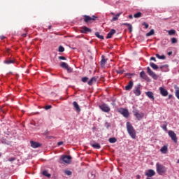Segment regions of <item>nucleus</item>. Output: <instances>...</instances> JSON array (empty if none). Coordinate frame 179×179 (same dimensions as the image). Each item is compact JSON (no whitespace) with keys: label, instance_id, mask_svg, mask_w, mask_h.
I'll return each mask as SVG.
<instances>
[{"label":"nucleus","instance_id":"f257e3e1","mask_svg":"<svg viewBox=\"0 0 179 179\" xmlns=\"http://www.w3.org/2000/svg\"><path fill=\"white\" fill-rule=\"evenodd\" d=\"M126 128L129 136H131L132 139H136V130H135V128H134L131 122H127L126 123Z\"/></svg>","mask_w":179,"mask_h":179},{"label":"nucleus","instance_id":"f03ea898","mask_svg":"<svg viewBox=\"0 0 179 179\" xmlns=\"http://www.w3.org/2000/svg\"><path fill=\"white\" fill-rule=\"evenodd\" d=\"M156 169H157V173H158L159 175H162L166 173V171H167V168H166V166L159 163L156 164Z\"/></svg>","mask_w":179,"mask_h":179},{"label":"nucleus","instance_id":"7ed1b4c3","mask_svg":"<svg viewBox=\"0 0 179 179\" xmlns=\"http://www.w3.org/2000/svg\"><path fill=\"white\" fill-rule=\"evenodd\" d=\"M84 17V22L85 23H92V22H94V20H96V19H98V17L96 15H92V17H90V15H83Z\"/></svg>","mask_w":179,"mask_h":179},{"label":"nucleus","instance_id":"20e7f679","mask_svg":"<svg viewBox=\"0 0 179 179\" xmlns=\"http://www.w3.org/2000/svg\"><path fill=\"white\" fill-rule=\"evenodd\" d=\"M117 111H118V113H120V114L123 115V117H124V118H128V117H129V111H128V110L126 108H120L117 109Z\"/></svg>","mask_w":179,"mask_h":179},{"label":"nucleus","instance_id":"39448f33","mask_svg":"<svg viewBox=\"0 0 179 179\" xmlns=\"http://www.w3.org/2000/svg\"><path fill=\"white\" fill-rule=\"evenodd\" d=\"M169 136L171 137V141L174 142V143H177L178 139H177V134L173 131V130H169L168 132Z\"/></svg>","mask_w":179,"mask_h":179},{"label":"nucleus","instance_id":"423d86ee","mask_svg":"<svg viewBox=\"0 0 179 179\" xmlns=\"http://www.w3.org/2000/svg\"><path fill=\"white\" fill-rule=\"evenodd\" d=\"M60 66L61 68H63V69H66L67 72L69 73H71V72H73V69H72V68H71L68 64L65 63V62H62L60 64Z\"/></svg>","mask_w":179,"mask_h":179},{"label":"nucleus","instance_id":"0eeeda50","mask_svg":"<svg viewBox=\"0 0 179 179\" xmlns=\"http://www.w3.org/2000/svg\"><path fill=\"white\" fill-rule=\"evenodd\" d=\"M60 66L61 68H63V69H66L67 72L69 73H71V72H73V69H72V68H71L68 64L65 63V62H62L60 64Z\"/></svg>","mask_w":179,"mask_h":179},{"label":"nucleus","instance_id":"6e6552de","mask_svg":"<svg viewBox=\"0 0 179 179\" xmlns=\"http://www.w3.org/2000/svg\"><path fill=\"white\" fill-rule=\"evenodd\" d=\"M99 108L103 111V113H108L109 111H111V108H110V106L106 103H103L99 106Z\"/></svg>","mask_w":179,"mask_h":179},{"label":"nucleus","instance_id":"1a4fd4ad","mask_svg":"<svg viewBox=\"0 0 179 179\" xmlns=\"http://www.w3.org/2000/svg\"><path fill=\"white\" fill-rule=\"evenodd\" d=\"M133 113L138 121H141V120H142V118H143V117H145V113H139V112H138V110H134Z\"/></svg>","mask_w":179,"mask_h":179},{"label":"nucleus","instance_id":"9d476101","mask_svg":"<svg viewBox=\"0 0 179 179\" xmlns=\"http://www.w3.org/2000/svg\"><path fill=\"white\" fill-rule=\"evenodd\" d=\"M147 73L150 76H151V78H152V79H155V80H157V75H156V73L153 72V71H152L150 67L147 68Z\"/></svg>","mask_w":179,"mask_h":179},{"label":"nucleus","instance_id":"9b49d317","mask_svg":"<svg viewBox=\"0 0 179 179\" xmlns=\"http://www.w3.org/2000/svg\"><path fill=\"white\" fill-rule=\"evenodd\" d=\"M61 159L64 163H66L67 164H69V163H71V160L72 159V157H71L69 155H63V156L61 157Z\"/></svg>","mask_w":179,"mask_h":179},{"label":"nucleus","instance_id":"f8f14e48","mask_svg":"<svg viewBox=\"0 0 179 179\" xmlns=\"http://www.w3.org/2000/svg\"><path fill=\"white\" fill-rule=\"evenodd\" d=\"M133 92L134 93L135 96H141V85H138L134 87V90H133Z\"/></svg>","mask_w":179,"mask_h":179},{"label":"nucleus","instance_id":"ddd939ff","mask_svg":"<svg viewBox=\"0 0 179 179\" xmlns=\"http://www.w3.org/2000/svg\"><path fill=\"white\" fill-rule=\"evenodd\" d=\"M80 33H83L84 34H87V33H92V29L90 28H87V27H83L80 30Z\"/></svg>","mask_w":179,"mask_h":179},{"label":"nucleus","instance_id":"4468645a","mask_svg":"<svg viewBox=\"0 0 179 179\" xmlns=\"http://www.w3.org/2000/svg\"><path fill=\"white\" fill-rule=\"evenodd\" d=\"M159 92L160 94H162V96H163L164 97H166V96H169V92L163 87H159Z\"/></svg>","mask_w":179,"mask_h":179},{"label":"nucleus","instance_id":"2eb2a0df","mask_svg":"<svg viewBox=\"0 0 179 179\" xmlns=\"http://www.w3.org/2000/svg\"><path fill=\"white\" fill-rule=\"evenodd\" d=\"M99 79L98 76H94L93 78H92L87 83V84L89 85V86H92V85H93V83H96V82H97V80Z\"/></svg>","mask_w":179,"mask_h":179},{"label":"nucleus","instance_id":"dca6fc26","mask_svg":"<svg viewBox=\"0 0 179 179\" xmlns=\"http://www.w3.org/2000/svg\"><path fill=\"white\" fill-rule=\"evenodd\" d=\"M145 94L148 99H150L151 100H152V101H155V94H153V92L148 91L145 92Z\"/></svg>","mask_w":179,"mask_h":179},{"label":"nucleus","instance_id":"f3484780","mask_svg":"<svg viewBox=\"0 0 179 179\" xmlns=\"http://www.w3.org/2000/svg\"><path fill=\"white\" fill-rule=\"evenodd\" d=\"M73 106L77 113H80L81 111L80 106H79V104H78V102L73 101Z\"/></svg>","mask_w":179,"mask_h":179},{"label":"nucleus","instance_id":"a211bd4d","mask_svg":"<svg viewBox=\"0 0 179 179\" xmlns=\"http://www.w3.org/2000/svg\"><path fill=\"white\" fill-rule=\"evenodd\" d=\"M30 143H31V148H33L34 149H37V148H40V146H41V144H40L38 142L30 141Z\"/></svg>","mask_w":179,"mask_h":179},{"label":"nucleus","instance_id":"6ab92c4d","mask_svg":"<svg viewBox=\"0 0 179 179\" xmlns=\"http://www.w3.org/2000/svg\"><path fill=\"white\" fill-rule=\"evenodd\" d=\"M156 174V172L153 171V169H149L146 173L145 176L148 177H153Z\"/></svg>","mask_w":179,"mask_h":179},{"label":"nucleus","instance_id":"aec40b11","mask_svg":"<svg viewBox=\"0 0 179 179\" xmlns=\"http://www.w3.org/2000/svg\"><path fill=\"white\" fill-rule=\"evenodd\" d=\"M134 87V81L130 80L129 84L125 86V90H131Z\"/></svg>","mask_w":179,"mask_h":179},{"label":"nucleus","instance_id":"412c9836","mask_svg":"<svg viewBox=\"0 0 179 179\" xmlns=\"http://www.w3.org/2000/svg\"><path fill=\"white\" fill-rule=\"evenodd\" d=\"M115 33H116L115 29H111L107 34L106 38H111V37H113V36H114Z\"/></svg>","mask_w":179,"mask_h":179},{"label":"nucleus","instance_id":"4be33fe9","mask_svg":"<svg viewBox=\"0 0 179 179\" xmlns=\"http://www.w3.org/2000/svg\"><path fill=\"white\" fill-rule=\"evenodd\" d=\"M140 78L145 79V80H148V79H149V77H148V75H146V73L143 71L140 73Z\"/></svg>","mask_w":179,"mask_h":179},{"label":"nucleus","instance_id":"5701e85b","mask_svg":"<svg viewBox=\"0 0 179 179\" xmlns=\"http://www.w3.org/2000/svg\"><path fill=\"white\" fill-rule=\"evenodd\" d=\"M108 59H105L104 55L101 56V66L103 67L106 66V63L107 62Z\"/></svg>","mask_w":179,"mask_h":179},{"label":"nucleus","instance_id":"b1692460","mask_svg":"<svg viewBox=\"0 0 179 179\" xmlns=\"http://www.w3.org/2000/svg\"><path fill=\"white\" fill-rule=\"evenodd\" d=\"M122 15V13H119L117 15H115L110 20V22H117L118 20V17Z\"/></svg>","mask_w":179,"mask_h":179},{"label":"nucleus","instance_id":"393cba45","mask_svg":"<svg viewBox=\"0 0 179 179\" xmlns=\"http://www.w3.org/2000/svg\"><path fill=\"white\" fill-rule=\"evenodd\" d=\"M150 66H151L152 69H155V71H157V69H159V66L153 62L150 63Z\"/></svg>","mask_w":179,"mask_h":179},{"label":"nucleus","instance_id":"a878e982","mask_svg":"<svg viewBox=\"0 0 179 179\" xmlns=\"http://www.w3.org/2000/svg\"><path fill=\"white\" fill-rule=\"evenodd\" d=\"M91 146L94 148V149H101V146L99 143H95L94 144H91Z\"/></svg>","mask_w":179,"mask_h":179},{"label":"nucleus","instance_id":"bb28decb","mask_svg":"<svg viewBox=\"0 0 179 179\" xmlns=\"http://www.w3.org/2000/svg\"><path fill=\"white\" fill-rule=\"evenodd\" d=\"M167 150H168L167 145H164L161 148L160 152H162V153H164V155H166V153H167Z\"/></svg>","mask_w":179,"mask_h":179},{"label":"nucleus","instance_id":"cd10ccee","mask_svg":"<svg viewBox=\"0 0 179 179\" xmlns=\"http://www.w3.org/2000/svg\"><path fill=\"white\" fill-rule=\"evenodd\" d=\"M124 26H128V29L129 30V33H132V25L131 24L128 23H123L122 24Z\"/></svg>","mask_w":179,"mask_h":179},{"label":"nucleus","instance_id":"c85d7f7f","mask_svg":"<svg viewBox=\"0 0 179 179\" xmlns=\"http://www.w3.org/2000/svg\"><path fill=\"white\" fill-rule=\"evenodd\" d=\"M95 36L96 37H97L98 38H100L101 40H104V36L103 35H100L99 32H96Z\"/></svg>","mask_w":179,"mask_h":179},{"label":"nucleus","instance_id":"c756f323","mask_svg":"<svg viewBox=\"0 0 179 179\" xmlns=\"http://www.w3.org/2000/svg\"><path fill=\"white\" fill-rule=\"evenodd\" d=\"M108 142H110V143H115V142H117V138L115 137L110 138Z\"/></svg>","mask_w":179,"mask_h":179},{"label":"nucleus","instance_id":"7c9ffc66","mask_svg":"<svg viewBox=\"0 0 179 179\" xmlns=\"http://www.w3.org/2000/svg\"><path fill=\"white\" fill-rule=\"evenodd\" d=\"M155 34V29H151L148 33L146 34L147 37H150V36H153Z\"/></svg>","mask_w":179,"mask_h":179},{"label":"nucleus","instance_id":"2f4dec72","mask_svg":"<svg viewBox=\"0 0 179 179\" xmlns=\"http://www.w3.org/2000/svg\"><path fill=\"white\" fill-rule=\"evenodd\" d=\"M155 55L158 59H166V56L164 55L160 56V55L156 54Z\"/></svg>","mask_w":179,"mask_h":179},{"label":"nucleus","instance_id":"473e14b6","mask_svg":"<svg viewBox=\"0 0 179 179\" xmlns=\"http://www.w3.org/2000/svg\"><path fill=\"white\" fill-rule=\"evenodd\" d=\"M43 175L45 176V177H48V178H50V177H51V174L48 173V171H43Z\"/></svg>","mask_w":179,"mask_h":179},{"label":"nucleus","instance_id":"72a5a7b5","mask_svg":"<svg viewBox=\"0 0 179 179\" xmlns=\"http://www.w3.org/2000/svg\"><path fill=\"white\" fill-rule=\"evenodd\" d=\"M142 16V13L138 12L136 14L134 15V17L136 19H138V17H141Z\"/></svg>","mask_w":179,"mask_h":179},{"label":"nucleus","instance_id":"f704fd0d","mask_svg":"<svg viewBox=\"0 0 179 179\" xmlns=\"http://www.w3.org/2000/svg\"><path fill=\"white\" fill-rule=\"evenodd\" d=\"M4 64H7V65H9L10 64H15V61L14 60H5L4 61Z\"/></svg>","mask_w":179,"mask_h":179},{"label":"nucleus","instance_id":"c9c22d12","mask_svg":"<svg viewBox=\"0 0 179 179\" xmlns=\"http://www.w3.org/2000/svg\"><path fill=\"white\" fill-rule=\"evenodd\" d=\"M168 33H169V36H173V35L176 34V30H174V29H171V30H169V31H168Z\"/></svg>","mask_w":179,"mask_h":179},{"label":"nucleus","instance_id":"e433bc0d","mask_svg":"<svg viewBox=\"0 0 179 179\" xmlns=\"http://www.w3.org/2000/svg\"><path fill=\"white\" fill-rule=\"evenodd\" d=\"M162 128V129H164V131H167V123L166 122H164Z\"/></svg>","mask_w":179,"mask_h":179},{"label":"nucleus","instance_id":"4c0bfd02","mask_svg":"<svg viewBox=\"0 0 179 179\" xmlns=\"http://www.w3.org/2000/svg\"><path fill=\"white\" fill-rule=\"evenodd\" d=\"M64 51H65V48L60 45L59 47V52H64Z\"/></svg>","mask_w":179,"mask_h":179},{"label":"nucleus","instance_id":"58836bf2","mask_svg":"<svg viewBox=\"0 0 179 179\" xmlns=\"http://www.w3.org/2000/svg\"><path fill=\"white\" fill-rule=\"evenodd\" d=\"M87 80H89V78H87V77H83L82 78V82H83V83H86V82H87Z\"/></svg>","mask_w":179,"mask_h":179},{"label":"nucleus","instance_id":"ea45409f","mask_svg":"<svg viewBox=\"0 0 179 179\" xmlns=\"http://www.w3.org/2000/svg\"><path fill=\"white\" fill-rule=\"evenodd\" d=\"M171 41L172 44H176V43H177V38H172L171 39Z\"/></svg>","mask_w":179,"mask_h":179},{"label":"nucleus","instance_id":"a19ab883","mask_svg":"<svg viewBox=\"0 0 179 179\" xmlns=\"http://www.w3.org/2000/svg\"><path fill=\"white\" fill-rule=\"evenodd\" d=\"M64 173L66 176H72V171H65Z\"/></svg>","mask_w":179,"mask_h":179},{"label":"nucleus","instance_id":"79ce46f5","mask_svg":"<svg viewBox=\"0 0 179 179\" xmlns=\"http://www.w3.org/2000/svg\"><path fill=\"white\" fill-rule=\"evenodd\" d=\"M124 72H125V71H124V70L117 71V73H118L119 75H122V73H124Z\"/></svg>","mask_w":179,"mask_h":179},{"label":"nucleus","instance_id":"37998d69","mask_svg":"<svg viewBox=\"0 0 179 179\" xmlns=\"http://www.w3.org/2000/svg\"><path fill=\"white\" fill-rule=\"evenodd\" d=\"M143 26H145V29H149V24L146 22H143Z\"/></svg>","mask_w":179,"mask_h":179},{"label":"nucleus","instance_id":"c03bdc74","mask_svg":"<svg viewBox=\"0 0 179 179\" xmlns=\"http://www.w3.org/2000/svg\"><path fill=\"white\" fill-rule=\"evenodd\" d=\"M59 59H62V61H66V57H64V56H59L58 57Z\"/></svg>","mask_w":179,"mask_h":179},{"label":"nucleus","instance_id":"a18cd8bd","mask_svg":"<svg viewBox=\"0 0 179 179\" xmlns=\"http://www.w3.org/2000/svg\"><path fill=\"white\" fill-rule=\"evenodd\" d=\"M50 108H52L51 105H48L45 107V110H50Z\"/></svg>","mask_w":179,"mask_h":179},{"label":"nucleus","instance_id":"49530a36","mask_svg":"<svg viewBox=\"0 0 179 179\" xmlns=\"http://www.w3.org/2000/svg\"><path fill=\"white\" fill-rule=\"evenodd\" d=\"M16 160V157H11L8 159V162H15Z\"/></svg>","mask_w":179,"mask_h":179},{"label":"nucleus","instance_id":"de8ad7c7","mask_svg":"<svg viewBox=\"0 0 179 179\" xmlns=\"http://www.w3.org/2000/svg\"><path fill=\"white\" fill-rule=\"evenodd\" d=\"M150 61H155V62H156V57H150Z\"/></svg>","mask_w":179,"mask_h":179},{"label":"nucleus","instance_id":"09e8293b","mask_svg":"<svg viewBox=\"0 0 179 179\" xmlns=\"http://www.w3.org/2000/svg\"><path fill=\"white\" fill-rule=\"evenodd\" d=\"M63 143H64V142L60 141V142L57 143V145H58V146H61V145H63Z\"/></svg>","mask_w":179,"mask_h":179},{"label":"nucleus","instance_id":"8fccbe9b","mask_svg":"<svg viewBox=\"0 0 179 179\" xmlns=\"http://www.w3.org/2000/svg\"><path fill=\"white\" fill-rule=\"evenodd\" d=\"M6 37L4 36H1L0 39L1 40H5Z\"/></svg>","mask_w":179,"mask_h":179},{"label":"nucleus","instance_id":"3c124183","mask_svg":"<svg viewBox=\"0 0 179 179\" xmlns=\"http://www.w3.org/2000/svg\"><path fill=\"white\" fill-rule=\"evenodd\" d=\"M165 67H166V66H160L161 71H163V69L165 68Z\"/></svg>","mask_w":179,"mask_h":179},{"label":"nucleus","instance_id":"603ef678","mask_svg":"<svg viewBox=\"0 0 179 179\" xmlns=\"http://www.w3.org/2000/svg\"><path fill=\"white\" fill-rule=\"evenodd\" d=\"M27 36V34H22V37H26Z\"/></svg>","mask_w":179,"mask_h":179},{"label":"nucleus","instance_id":"864d4df0","mask_svg":"<svg viewBox=\"0 0 179 179\" xmlns=\"http://www.w3.org/2000/svg\"><path fill=\"white\" fill-rule=\"evenodd\" d=\"M129 19H134V17L132 16V15H129Z\"/></svg>","mask_w":179,"mask_h":179},{"label":"nucleus","instance_id":"5fc2aeb1","mask_svg":"<svg viewBox=\"0 0 179 179\" xmlns=\"http://www.w3.org/2000/svg\"><path fill=\"white\" fill-rule=\"evenodd\" d=\"M171 97H173V95H171V94H169V97H168V99H171Z\"/></svg>","mask_w":179,"mask_h":179},{"label":"nucleus","instance_id":"6e6d98bb","mask_svg":"<svg viewBox=\"0 0 179 179\" xmlns=\"http://www.w3.org/2000/svg\"><path fill=\"white\" fill-rule=\"evenodd\" d=\"M136 178H137L138 179H141V175H137V176H136Z\"/></svg>","mask_w":179,"mask_h":179},{"label":"nucleus","instance_id":"4d7b16f0","mask_svg":"<svg viewBox=\"0 0 179 179\" xmlns=\"http://www.w3.org/2000/svg\"><path fill=\"white\" fill-rule=\"evenodd\" d=\"M173 54V52H168V55H171Z\"/></svg>","mask_w":179,"mask_h":179},{"label":"nucleus","instance_id":"13d9d810","mask_svg":"<svg viewBox=\"0 0 179 179\" xmlns=\"http://www.w3.org/2000/svg\"><path fill=\"white\" fill-rule=\"evenodd\" d=\"M110 14L113 15V16H115V13H111Z\"/></svg>","mask_w":179,"mask_h":179},{"label":"nucleus","instance_id":"bf43d9fd","mask_svg":"<svg viewBox=\"0 0 179 179\" xmlns=\"http://www.w3.org/2000/svg\"><path fill=\"white\" fill-rule=\"evenodd\" d=\"M48 29H49V30L51 29V26H49V27H48Z\"/></svg>","mask_w":179,"mask_h":179},{"label":"nucleus","instance_id":"052dcab7","mask_svg":"<svg viewBox=\"0 0 179 179\" xmlns=\"http://www.w3.org/2000/svg\"><path fill=\"white\" fill-rule=\"evenodd\" d=\"M164 20H167V18H164Z\"/></svg>","mask_w":179,"mask_h":179},{"label":"nucleus","instance_id":"680f3d73","mask_svg":"<svg viewBox=\"0 0 179 179\" xmlns=\"http://www.w3.org/2000/svg\"><path fill=\"white\" fill-rule=\"evenodd\" d=\"M1 156H2V154L0 152V157H1Z\"/></svg>","mask_w":179,"mask_h":179}]
</instances>
